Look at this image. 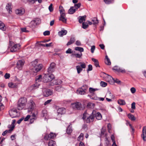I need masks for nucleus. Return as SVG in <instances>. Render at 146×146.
Returning a JSON list of instances; mask_svg holds the SVG:
<instances>
[{
  "mask_svg": "<svg viewBox=\"0 0 146 146\" xmlns=\"http://www.w3.org/2000/svg\"><path fill=\"white\" fill-rule=\"evenodd\" d=\"M93 113V112L92 115H89L86 112H85L83 114L82 119L87 123L92 122L95 118V116Z\"/></svg>",
  "mask_w": 146,
  "mask_h": 146,
  "instance_id": "obj_1",
  "label": "nucleus"
},
{
  "mask_svg": "<svg viewBox=\"0 0 146 146\" xmlns=\"http://www.w3.org/2000/svg\"><path fill=\"white\" fill-rule=\"evenodd\" d=\"M38 59H36L31 62V64L33 67V69L34 72L37 73L42 68V65L41 64H38Z\"/></svg>",
  "mask_w": 146,
  "mask_h": 146,
  "instance_id": "obj_2",
  "label": "nucleus"
},
{
  "mask_svg": "<svg viewBox=\"0 0 146 146\" xmlns=\"http://www.w3.org/2000/svg\"><path fill=\"white\" fill-rule=\"evenodd\" d=\"M9 46L11 48L10 51L12 52H16L21 47L19 44H16L12 41H9Z\"/></svg>",
  "mask_w": 146,
  "mask_h": 146,
  "instance_id": "obj_3",
  "label": "nucleus"
},
{
  "mask_svg": "<svg viewBox=\"0 0 146 146\" xmlns=\"http://www.w3.org/2000/svg\"><path fill=\"white\" fill-rule=\"evenodd\" d=\"M54 78V75L52 74H46L43 77V82L44 83L52 81Z\"/></svg>",
  "mask_w": 146,
  "mask_h": 146,
  "instance_id": "obj_4",
  "label": "nucleus"
},
{
  "mask_svg": "<svg viewBox=\"0 0 146 146\" xmlns=\"http://www.w3.org/2000/svg\"><path fill=\"white\" fill-rule=\"evenodd\" d=\"M27 105L28 112L29 113L32 112L35 106V103L33 100H31L29 101Z\"/></svg>",
  "mask_w": 146,
  "mask_h": 146,
  "instance_id": "obj_5",
  "label": "nucleus"
},
{
  "mask_svg": "<svg viewBox=\"0 0 146 146\" xmlns=\"http://www.w3.org/2000/svg\"><path fill=\"white\" fill-rule=\"evenodd\" d=\"M88 88L87 86L85 85L83 86L81 88L78 89L76 91L78 94L84 95L85 93V90Z\"/></svg>",
  "mask_w": 146,
  "mask_h": 146,
  "instance_id": "obj_6",
  "label": "nucleus"
},
{
  "mask_svg": "<svg viewBox=\"0 0 146 146\" xmlns=\"http://www.w3.org/2000/svg\"><path fill=\"white\" fill-rule=\"evenodd\" d=\"M31 115V118L30 119V123H32L37 118L38 115V111L37 110L33 112H32V115Z\"/></svg>",
  "mask_w": 146,
  "mask_h": 146,
  "instance_id": "obj_7",
  "label": "nucleus"
},
{
  "mask_svg": "<svg viewBox=\"0 0 146 146\" xmlns=\"http://www.w3.org/2000/svg\"><path fill=\"white\" fill-rule=\"evenodd\" d=\"M56 64L52 62L50 64V66L47 69V72L49 74H51L54 72L55 70Z\"/></svg>",
  "mask_w": 146,
  "mask_h": 146,
  "instance_id": "obj_8",
  "label": "nucleus"
},
{
  "mask_svg": "<svg viewBox=\"0 0 146 146\" xmlns=\"http://www.w3.org/2000/svg\"><path fill=\"white\" fill-rule=\"evenodd\" d=\"M73 109L80 110L82 108V105L80 102H76L71 104Z\"/></svg>",
  "mask_w": 146,
  "mask_h": 146,
  "instance_id": "obj_9",
  "label": "nucleus"
},
{
  "mask_svg": "<svg viewBox=\"0 0 146 146\" xmlns=\"http://www.w3.org/2000/svg\"><path fill=\"white\" fill-rule=\"evenodd\" d=\"M56 136L55 133L50 132L49 135L46 134L44 137V139L46 140H49L51 139L54 138Z\"/></svg>",
  "mask_w": 146,
  "mask_h": 146,
  "instance_id": "obj_10",
  "label": "nucleus"
},
{
  "mask_svg": "<svg viewBox=\"0 0 146 146\" xmlns=\"http://www.w3.org/2000/svg\"><path fill=\"white\" fill-rule=\"evenodd\" d=\"M43 95L46 97H47L52 94V92L49 89H43Z\"/></svg>",
  "mask_w": 146,
  "mask_h": 146,
  "instance_id": "obj_11",
  "label": "nucleus"
},
{
  "mask_svg": "<svg viewBox=\"0 0 146 146\" xmlns=\"http://www.w3.org/2000/svg\"><path fill=\"white\" fill-rule=\"evenodd\" d=\"M25 63V61L23 60H20L18 61L17 63V68L19 70H21L23 66Z\"/></svg>",
  "mask_w": 146,
  "mask_h": 146,
  "instance_id": "obj_12",
  "label": "nucleus"
},
{
  "mask_svg": "<svg viewBox=\"0 0 146 146\" xmlns=\"http://www.w3.org/2000/svg\"><path fill=\"white\" fill-rule=\"evenodd\" d=\"M11 117L12 118L16 117L17 116V111L16 110H11L9 112Z\"/></svg>",
  "mask_w": 146,
  "mask_h": 146,
  "instance_id": "obj_13",
  "label": "nucleus"
},
{
  "mask_svg": "<svg viewBox=\"0 0 146 146\" xmlns=\"http://www.w3.org/2000/svg\"><path fill=\"white\" fill-rule=\"evenodd\" d=\"M15 13L19 15H21L25 13V9L22 8L17 9L15 11Z\"/></svg>",
  "mask_w": 146,
  "mask_h": 146,
  "instance_id": "obj_14",
  "label": "nucleus"
},
{
  "mask_svg": "<svg viewBox=\"0 0 146 146\" xmlns=\"http://www.w3.org/2000/svg\"><path fill=\"white\" fill-rule=\"evenodd\" d=\"M38 83V82H36L35 84L31 85V86L29 87L28 88V89L29 90L31 91L35 89L38 88L40 85V84Z\"/></svg>",
  "mask_w": 146,
  "mask_h": 146,
  "instance_id": "obj_15",
  "label": "nucleus"
},
{
  "mask_svg": "<svg viewBox=\"0 0 146 146\" xmlns=\"http://www.w3.org/2000/svg\"><path fill=\"white\" fill-rule=\"evenodd\" d=\"M141 136L143 138V140L144 141H146V126L144 127L143 128L142 134Z\"/></svg>",
  "mask_w": 146,
  "mask_h": 146,
  "instance_id": "obj_16",
  "label": "nucleus"
},
{
  "mask_svg": "<svg viewBox=\"0 0 146 146\" xmlns=\"http://www.w3.org/2000/svg\"><path fill=\"white\" fill-rule=\"evenodd\" d=\"M37 24V23L36 22V21L35 20H33L31 21L30 23L29 27L32 28H35Z\"/></svg>",
  "mask_w": 146,
  "mask_h": 146,
  "instance_id": "obj_17",
  "label": "nucleus"
},
{
  "mask_svg": "<svg viewBox=\"0 0 146 146\" xmlns=\"http://www.w3.org/2000/svg\"><path fill=\"white\" fill-rule=\"evenodd\" d=\"M27 102V99L26 98H21L19 99L18 102L20 103L21 104H23L24 105H25L26 102Z\"/></svg>",
  "mask_w": 146,
  "mask_h": 146,
  "instance_id": "obj_18",
  "label": "nucleus"
},
{
  "mask_svg": "<svg viewBox=\"0 0 146 146\" xmlns=\"http://www.w3.org/2000/svg\"><path fill=\"white\" fill-rule=\"evenodd\" d=\"M65 112L66 110L64 108H60L57 110V113L58 114L62 115Z\"/></svg>",
  "mask_w": 146,
  "mask_h": 146,
  "instance_id": "obj_19",
  "label": "nucleus"
},
{
  "mask_svg": "<svg viewBox=\"0 0 146 146\" xmlns=\"http://www.w3.org/2000/svg\"><path fill=\"white\" fill-rule=\"evenodd\" d=\"M15 120H13L12 121V122L11 125H9L8 126V127L9 128H10V129H9V131H11L13 130L14 127L15 125L14 124L15 123Z\"/></svg>",
  "mask_w": 146,
  "mask_h": 146,
  "instance_id": "obj_20",
  "label": "nucleus"
},
{
  "mask_svg": "<svg viewBox=\"0 0 146 146\" xmlns=\"http://www.w3.org/2000/svg\"><path fill=\"white\" fill-rule=\"evenodd\" d=\"M67 32L66 30H62L58 33V35L60 36H62L63 35H65L67 33Z\"/></svg>",
  "mask_w": 146,
  "mask_h": 146,
  "instance_id": "obj_21",
  "label": "nucleus"
},
{
  "mask_svg": "<svg viewBox=\"0 0 146 146\" xmlns=\"http://www.w3.org/2000/svg\"><path fill=\"white\" fill-rule=\"evenodd\" d=\"M6 27L4 24L0 21V29L3 31H5L6 30Z\"/></svg>",
  "mask_w": 146,
  "mask_h": 146,
  "instance_id": "obj_22",
  "label": "nucleus"
},
{
  "mask_svg": "<svg viewBox=\"0 0 146 146\" xmlns=\"http://www.w3.org/2000/svg\"><path fill=\"white\" fill-rule=\"evenodd\" d=\"M74 8V7H71L68 11V13L69 14H72L74 13L76 10Z\"/></svg>",
  "mask_w": 146,
  "mask_h": 146,
  "instance_id": "obj_23",
  "label": "nucleus"
},
{
  "mask_svg": "<svg viewBox=\"0 0 146 146\" xmlns=\"http://www.w3.org/2000/svg\"><path fill=\"white\" fill-rule=\"evenodd\" d=\"M11 3H8L6 6V8L9 12V13H11L12 12L11 11Z\"/></svg>",
  "mask_w": 146,
  "mask_h": 146,
  "instance_id": "obj_24",
  "label": "nucleus"
},
{
  "mask_svg": "<svg viewBox=\"0 0 146 146\" xmlns=\"http://www.w3.org/2000/svg\"><path fill=\"white\" fill-rule=\"evenodd\" d=\"M105 62L106 64L108 65H110L111 64V62L110 59L107 55L106 56V58L105 60Z\"/></svg>",
  "mask_w": 146,
  "mask_h": 146,
  "instance_id": "obj_25",
  "label": "nucleus"
},
{
  "mask_svg": "<svg viewBox=\"0 0 146 146\" xmlns=\"http://www.w3.org/2000/svg\"><path fill=\"white\" fill-rule=\"evenodd\" d=\"M92 60L94 62V65L96 67H100L98 61L97 59L94 58H92Z\"/></svg>",
  "mask_w": 146,
  "mask_h": 146,
  "instance_id": "obj_26",
  "label": "nucleus"
},
{
  "mask_svg": "<svg viewBox=\"0 0 146 146\" xmlns=\"http://www.w3.org/2000/svg\"><path fill=\"white\" fill-rule=\"evenodd\" d=\"M55 90L58 92H62L64 90V88L62 87L61 86H57L55 87Z\"/></svg>",
  "mask_w": 146,
  "mask_h": 146,
  "instance_id": "obj_27",
  "label": "nucleus"
},
{
  "mask_svg": "<svg viewBox=\"0 0 146 146\" xmlns=\"http://www.w3.org/2000/svg\"><path fill=\"white\" fill-rule=\"evenodd\" d=\"M59 11L60 14V15H65V12L64 9L63 8L62 6H60L59 7Z\"/></svg>",
  "mask_w": 146,
  "mask_h": 146,
  "instance_id": "obj_28",
  "label": "nucleus"
},
{
  "mask_svg": "<svg viewBox=\"0 0 146 146\" xmlns=\"http://www.w3.org/2000/svg\"><path fill=\"white\" fill-rule=\"evenodd\" d=\"M75 39L74 37L71 38L70 40V41H68L66 45L67 46L69 45L72 43H73L75 41Z\"/></svg>",
  "mask_w": 146,
  "mask_h": 146,
  "instance_id": "obj_29",
  "label": "nucleus"
},
{
  "mask_svg": "<svg viewBox=\"0 0 146 146\" xmlns=\"http://www.w3.org/2000/svg\"><path fill=\"white\" fill-rule=\"evenodd\" d=\"M65 17L66 15H60V17L59 19L63 23H66V19L65 18Z\"/></svg>",
  "mask_w": 146,
  "mask_h": 146,
  "instance_id": "obj_30",
  "label": "nucleus"
},
{
  "mask_svg": "<svg viewBox=\"0 0 146 146\" xmlns=\"http://www.w3.org/2000/svg\"><path fill=\"white\" fill-rule=\"evenodd\" d=\"M72 56H74L76 58H80L82 56V53H73L72 55Z\"/></svg>",
  "mask_w": 146,
  "mask_h": 146,
  "instance_id": "obj_31",
  "label": "nucleus"
},
{
  "mask_svg": "<svg viewBox=\"0 0 146 146\" xmlns=\"http://www.w3.org/2000/svg\"><path fill=\"white\" fill-rule=\"evenodd\" d=\"M25 106L21 104L20 103L18 102L17 105V108L19 110H22L24 108Z\"/></svg>",
  "mask_w": 146,
  "mask_h": 146,
  "instance_id": "obj_32",
  "label": "nucleus"
},
{
  "mask_svg": "<svg viewBox=\"0 0 146 146\" xmlns=\"http://www.w3.org/2000/svg\"><path fill=\"white\" fill-rule=\"evenodd\" d=\"M42 76L41 75H39L37 76L36 78V82H40L42 80Z\"/></svg>",
  "mask_w": 146,
  "mask_h": 146,
  "instance_id": "obj_33",
  "label": "nucleus"
},
{
  "mask_svg": "<svg viewBox=\"0 0 146 146\" xmlns=\"http://www.w3.org/2000/svg\"><path fill=\"white\" fill-rule=\"evenodd\" d=\"M80 17V18L79 19V22L80 23H82L83 21H85V18L86 17V15H85Z\"/></svg>",
  "mask_w": 146,
  "mask_h": 146,
  "instance_id": "obj_34",
  "label": "nucleus"
},
{
  "mask_svg": "<svg viewBox=\"0 0 146 146\" xmlns=\"http://www.w3.org/2000/svg\"><path fill=\"white\" fill-rule=\"evenodd\" d=\"M96 118L98 120H100L102 118V116L101 113L98 112L95 115Z\"/></svg>",
  "mask_w": 146,
  "mask_h": 146,
  "instance_id": "obj_35",
  "label": "nucleus"
},
{
  "mask_svg": "<svg viewBox=\"0 0 146 146\" xmlns=\"http://www.w3.org/2000/svg\"><path fill=\"white\" fill-rule=\"evenodd\" d=\"M62 82V81L60 80H54L53 81V83L55 85H58L61 84Z\"/></svg>",
  "mask_w": 146,
  "mask_h": 146,
  "instance_id": "obj_36",
  "label": "nucleus"
},
{
  "mask_svg": "<svg viewBox=\"0 0 146 146\" xmlns=\"http://www.w3.org/2000/svg\"><path fill=\"white\" fill-rule=\"evenodd\" d=\"M118 104L120 105H124L125 104V101L122 99H119L118 100Z\"/></svg>",
  "mask_w": 146,
  "mask_h": 146,
  "instance_id": "obj_37",
  "label": "nucleus"
},
{
  "mask_svg": "<svg viewBox=\"0 0 146 146\" xmlns=\"http://www.w3.org/2000/svg\"><path fill=\"white\" fill-rule=\"evenodd\" d=\"M128 117L132 121H135V118L134 116L132 114L129 113L128 115Z\"/></svg>",
  "mask_w": 146,
  "mask_h": 146,
  "instance_id": "obj_38",
  "label": "nucleus"
},
{
  "mask_svg": "<svg viewBox=\"0 0 146 146\" xmlns=\"http://www.w3.org/2000/svg\"><path fill=\"white\" fill-rule=\"evenodd\" d=\"M94 106V104L91 102L88 103L87 105V108H89L93 109Z\"/></svg>",
  "mask_w": 146,
  "mask_h": 146,
  "instance_id": "obj_39",
  "label": "nucleus"
},
{
  "mask_svg": "<svg viewBox=\"0 0 146 146\" xmlns=\"http://www.w3.org/2000/svg\"><path fill=\"white\" fill-rule=\"evenodd\" d=\"M75 50L76 51H78L80 52V53H82V52L84 51V48L80 47H76L75 48Z\"/></svg>",
  "mask_w": 146,
  "mask_h": 146,
  "instance_id": "obj_40",
  "label": "nucleus"
},
{
  "mask_svg": "<svg viewBox=\"0 0 146 146\" xmlns=\"http://www.w3.org/2000/svg\"><path fill=\"white\" fill-rule=\"evenodd\" d=\"M8 86L9 87L12 88H15L17 86V85L16 84H14L12 82L9 83L8 84Z\"/></svg>",
  "mask_w": 146,
  "mask_h": 146,
  "instance_id": "obj_41",
  "label": "nucleus"
},
{
  "mask_svg": "<svg viewBox=\"0 0 146 146\" xmlns=\"http://www.w3.org/2000/svg\"><path fill=\"white\" fill-rule=\"evenodd\" d=\"M72 131V129L70 125H69L67 129L66 132L68 134H70Z\"/></svg>",
  "mask_w": 146,
  "mask_h": 146,
  "instance_id": "obj_42",
  "label": "nucleus"
},
{
  "mask_svg": "<svg viewBox=\"0 0 146 146\" xmlns=\"http://www.w3.org/2000/svg\"><path fill=\"white\" fill-rule=\"evenodd\" d=\"M76 68L78 74H80L82 70V69L81 68L80 66H76Z\"/></svg>",
  "mask_w": 146,
  "mask_h": 146,
  "instance_id": "obj_43",
  "label": "nucleus"
},
{
  "mask_svg": "<svg viewBox=\"0 0 146 146\" xmlns=\"http://www.w3.org/2000/svg\"><path fill=\"white\" fill-rule=\"evenodd\" d=\"M48 146H55V142L53 140H50L48 143Z\"/></svg>",
  "mask_w": 146,
  "mask_h": 146,
  "instance_id": "obj_44",
  "label": "nucleus"
},
{
  "mask_svg": "<svg viewBox=\"0 0 146 146\" xmlns=\"http://www.w3.org/2000/svg\"><path fill=\"white\" fill-rule=\"evenodd\" d=\"M84 134L83 133H81L80 136L78 138V141H81L83 139Z\"/></svg>",
  "mask_w": 146,
  "mask_h": 146,
  "instance_id": "obj_45",
  "label": "nucleus"
},
{
  "mask_svg": "<svg viewBox=\"0 0 146 146\" xmlns=\"http://www.w3.org/2000/svg\"><path fill=\"white\" fill-rule=\"evenodd\" d=\"M92 21L93 22V24L94 25H96L98 23V21L97 18H94L93 19H92Z\"/></svg>",
  "mask_w": 146,
  "mask_h": 146,
  "instance_id": "obj_46",
  "label": "nucleus"
},
{
  "mask_svg": "<svg viewBox=\"0 0 146 146\" xmlns=\"http://www.w3.org/2000/svg\"><path fill=\"white\" fill-rule=\"evenodd\" d=\"M79 64H80V66L81 68H84L86 67V65L85 63L84 62H80L78 63Z\"/></svg>",
  "mask_w": 146,
  "mask_h": 146,
  "instance_id": "obj_47",
  "label": "nucleus"
},
{
  "mask_svg": "<svg viewBox=\"0 0 146 146\" xmlns=\"http://www.w3.org/2000/svg\"><path fill=\"white\" fill-rule=\"evenodd\" d=\"M114 0H104L105 3L107 4H109L112 3Z\"/></svg>",
  "mask_w": 146,
  "mask_h": 146,
  "instance_id": "obj_48",
  "label": "nucleus"
},
{
  "mask_svg": "<svg viewBox=\"0 0 146 146\" xmlns=\"http://www.w3.org/2000/svg\"><path fill=\"white\" fill-rule=\"evenodd\" d=\"M100 84L101 86L103 87H106L107 85V84L106 83L103 81H101Z\"/></svg>",
  "mask_w": 146,
  "mask_h": 146,
  "instance_id": "obj_49",
  "label": "nucleus"
},
{
  "mask_svg": "<svg viewBox=\"0 0 146 146\" xmlns=\"http://www.w3.org/2000/svg\"><path fill=\"white\" fill-rule=\"evenodd\" d=\"M81 3H78L77 4H74V7H75V9L77 10L78 8L80 7L81 6Z\"/></svg>",
  "mask_w": 146,
  "mask_h": 146,
  "instance_id": "obj_50",
  "label": "nucleus"
},
{
  "mask_svg": "<svg viewBox=\"0 0 146 146\" xmlns=\"http://www.w3.org/2000/svg\"><path fill=\"white\" fill-rule=\"evenodd\" d=\"M105 145L106 146H108L110 144V142L109 141L108 138L106 137H105Z\"/></svg>",
  "mask_w": 146,
  "mask_h": 146,
  "instance_id": "obj_51",
  "label": "nucleus"
},
{
  "mask_svg": "<svg viewBox=\"0 0 146 146\" xmlns=\"http://www.w3.org/2000/svg\"><path fill=\"white\" fill-rule=\"evenodd\" d=\"M88 25L87 23L84 22L82 23V27L84 29H86L87 28Z\"/></svg>",
  "mask_w": 146,
  "mask_h": 146,
  "instance_id": "obj_52",
  "label": "nucleus"
},
{
  "mask_svg": "<svg viewBox=\"0 0 146 146\" xmlns=\"http://www.w3.org/2000/svg\"><path fill=\"white\" fill-rule=\"evenodd\" d=\"M106 131V129L104 127H103L101 129V136H102L104 135L105 132Z\"/></svg>",
  "mask_w": 146,
  "mask_h": 146,
  "instance_id": "obj_53",
  "label": "nucleus"
},
{
  "mask_svg": "<svg viewBox=\"0 0 146 146\" xmlns=\"http://www.w3.org/2000/svg\"><path fill=\"white\" fill-rule=\"evenodd\" d=\"M113 80L114 82L118 84H121V81L119 80L118 79H114V78H113Z\"/></svg>",
  "mask_w": 146,
  "mask_h": 146,
  "instance_id": "obj_54",
  "label": "nucleus"
},
{
  "mask_svg": "<svg viewBox=\"0 0 146 146\" xmlns=\"http://www.w3.org/2000/svg\"><path fill=\"white\" fill-rule=\"evenodd\" d=\"M92 70V66L91 64H89L88 66V68L87 70V71L88 72L89 71H91Z\"/></svg>",
  "mask_w": 146,
  "mask_h": 146,
  "instance_id": "obj_55",
  "label": "nucleus"
},
{
  "mask_svg": "<svg viewBox=\"0 0 146 146\" xmlns=\"http://www.w3.org/2000/svg\"><path fill=\"white\" fill-rule=\"evenodd\" d=\"M48 9H49V11L50 12H52L53 11V9L52 7V4H50V6L49 7Z\"/></svg>",
  "mask_w": 146,
  "mask_h": 146,
  "instance_id": "obj_56",
  "label": "nucleus"
},
{
  "mask_svg": "<svg viewBox=\"0 0 146 146\" xmlns=\"http://www.w3.org/2000/svg\"><path fill=\"white\" fill-rule=\"evenodd\" d=\"M50 34V32L49 31H46L43 33L44 36L49 35Z\"/></svg>",
  "mask_w": 146,
  "mask_h": 146,
  "instance_id": "obj_57",
  "label": "nucleus"
},
{
  "mask_svg": "<svg viewBox=\"0 0 146 146\" xmlns=\"http://www.w3.org/2000/svg\"><path fill=\"white\" fill-rule=\"evenodd\" d=\"M21 31L23 32H29L28 31L26 30V28H21Z\"/></svg>",
  "mask_w": 146,
  "mask_h": 146,
  "instance_id": "obj_58",
  "label": "nucleus"
},
{
  "mask_svg": "<svg viewBox=\"0 0 146 146\" xmlns=\"http://www.w3.org/2000/svg\"><path fill=\"white\" fill-rule=\"evenodd\" d=\"M42 114L43 117H46L47 115V112L46 110H43L42 111Z\"/></svg>",
  "mask_w": 146,
  "mask_h": 146,
  "instance_id": "obj_59",
  "label": "nucleus"
},
{
  "mask_svg": "<svg viewBox=\"0 0 146 146\" xmlns=\"http://www.w3.org/2000/svg\"><path fill=\"white\" fill-rule=\"evenodd\" d=\"M135 102H133L131 104V108L132 109L134 110L135 109Z\"/></svg>",
  "mask_w": 146,
  "mask_h": 146,
  "instance_id": "obj_60",
  "label": "nucleus"
},
{
  "mask_svg": "<svg viewBox=\"0 0 146 146\" xmlns=\"http://www.w3.org/2000/svg\"><path fill=\"white\" fill-rule=\"evenodd\" d=\"M130 90L132 94L136 92V89L134 87L131 88L130 89Z\"/></svg>",
  "mask_w": 146,
  "mask_h": 146,
  "instance_id": "obj_61",
  "label": "nucleus"
},
{
  "mask_svg": "<svg viewBox=\"0 0 146 146\" xmlns=\"http://www.w3.org/2000/svg\"><path fill=\"white\" fill-rule=\"evenodd\" d=\"M95 49V46H92L91 48V52L93 53L94 52V50Z\"/></svg>",
  "mask_w": 146,
  "mask_h": 146,
  "instance_id": "obj_62",
  "label": "nucleus"
},
{
  "mask_svg": "<svg viewBox=\"0 0 146 146\" xmlns=\"http://www.w3.org/2000/svg\"><path fill=\"white\" fill-rule=\"evenodd\" d=\"M10 77V75L8 73H6L4 77L6 79H8Z\"/></svg>",
  "mask_w": 146,
  "mask_h": 146,
  "instance_id": "obj_63",
  "label": "nucleus"
},
{
  "mask_svg": "<svg viewBox=\"0 0 146 146\" xmlns=\"http://www.w3.org/2000/svg\"><path fill=\"white\" fill-rule=\"evenodd\" d=\"M31 117V115H27L26 117L24 119V121H27Z\"/></svg>",
  "mask_w": 146,
  "mask_h": 146,
  "instance_id": "obj_64",
  "label": "nucleus"
}]
</instances>
